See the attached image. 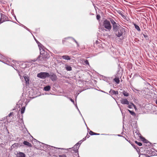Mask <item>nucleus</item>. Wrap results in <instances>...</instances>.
<instances>
[{"instance_id": "72a5a7b5", "label": "nucleus", "mask_w": 157, "mask_h": 157, "mask_svg": "<svg viewBox=\"0 0 157 157\" xmlns=\"http://www.w3.org/2000/svg\"><path fill=\"white\" fill-rule=\"evenodd\" d=\"M59 157H67L66 155H59Z\"/></svg>"}, {"instance_id": "4468645a", "label": "nucleus", "mask_w": 157, "mask_h": 157, "mask_svg": "<svg viewBox=\"0 0 157 157\" xmlns=\"http://www.w3.org/2000/svg\"><path fill=\"white\" fill-rule=\"evenodd\" d=\"M24 78L26 82V84H29V79L28 76H24Z\"/></svg>"}, {"instance_id": "2eb2a0df", "label": "nucleus", "mask_w": 157, "mask_h": 157, "mask_svg": "<svg viewBox=\"0 0 157 157\" xmlns=\"http://www.w3.org/2000/svg\"><path fill=\"white\" fill-rule=\"evenodd\" d=\"M65 66V69L67 71H71L72 70V67L67 65H66Z\"/></svg>"}, {"instance_id": "412c9836", "label": "nucleus", "mask_w": 157, "mask_h": 157, "mask_svg": "<svg viewBox=\"0 0 157 157\" xmlns=\"http://www.w3.org/2000/svg\"><path fill=\"white\" fill-rule=\"evenodd\" d=\"M122 93L124 95V96L128 97L129 96V94L127 92L125 91V90H124L123 92Z\"/></svg>"}, {"instance_id": "0eeeda50", "label": "nucleus", "mask_w": 157, "mask_h": 157, "mask_svg": "<svg viewBox=\"0 0 157 157\" xmlns=\"http://www.w3.org/2000/svg\"><path fill=\"white\" fill-rule=\"evenodd\" d=\"M1 17L0 19V24L3 22L7 21L8 19L7 16L2 13H1Z\"/></svg>"}, {"instance_id": "5701e85b", "label": "nucleus", "mask_w": 157, "mask_h": 157, "mask_svg": "<svg viewBox=\"0 0 157 157\" xmlns=\"http://www.w3.org/2000/svg\"><path fill=\"white\" fill-rule=\"evenodd\" d=\"M132 106L134 107L135 108L136 107V106L133 103H131L129 105L128 107L129 108L131 109L132 108Z\"/></svg>"}, {"instance_id": "2f4dec72", "label": "nucleus", "mask_w": 157, "mask_h": 157, "mask_svg": "<svg viewBox=\"0 0 157 157\" xmlns=\"http://www.w3.org/2000/svg\"><path fill=\"white\" fill-rule=\"evenodd\" d=\"M90 137V136L88 135H87L85 137V138H83V140H85L86 139V138H88L89 137Z\"/></svg>"}, {"instance_id": "4c0bfd02", "label": "nucleus", "mask_w": 157, "mask_h": 157, "mask_svg": "<svg viewBox=\"0 0 157 157\" xmlns=\"http://www.w3.org/2000/svg\"><path fill=\"white\" fill-rule=\"evenodd\" d=\"M99 135V134L94 132V135Z\"/></svg>"}, {"instance_id": "f257e3e1", "label": "nucleus", "mask_w": 157, "mask_h": 157, "mask_svg": "<svg viewBox=\"0 0 157 157\" xmlns=\"http://www.w3.org/2000/svg\"><path fill=\"white\" fill-rule=\"evenodd\" d=\"M37 44H38V46L39 47V48L40 51V55L39 56L37 57V59L39 62L41 63L46 60L47 57L44 55V54L42 53L43 51H44L43 49V46L37 40L35 39Z\"/></svg>"}, {"instance_id": "473e14b6", "label": "nucleus", "mask_w": 157, "mask_h": 157, "mask_svg": "<svg viewBox=\"0 0 157 157\" xmlns=\"http://www.w3.org/2000/svg\"><path fill=\"white\" fill-rule=\"evenodd\" d=\"M79 143H77V144H76V145L74 146V147H76V148H77V146L78 145H79Z\"/></svg>"}, {"instance_id": "20e7f679", "label": "nucleus", "mask_w": 157, "mask_h": 157, "mask_svg": "<svg viewBox=\"0 0 157 157\" xmlns=\"http://www.w3.org/2000/svg\"><path fill=\"white\" fill-rule=\"evenodd\" d=\"M109 20L112 25L113 31L118 29L120 27V28L122 27L118 24L116 23L113 19L109 18Z\"/></svg>"}, {"instance_id": "dca6fc26", "label": "nucleus", "mask_w": 157, "mask_h": 157, "mask_svg": "<svg viewBox=\"0 0 157 157\" xmlns=\"http://www.w3.org/2000/svg\"><path fill=\"white\" fill-rule=\"evenodd\" d=\"M17 157H25V155L23 153L20 152L17 155Z\"/></svg>"}, {"instance_id": "9b49d317", "label": "nucleus", "mask_w": 157, "mask_h": 157, "mask_svg": "<svg viewBox=\"0 0 157 157\" xmlns=\"http://www.w3.org/2000/svg\"><path fill=\"white\" fill-rule=\"evenodd\" d=\"M61 58L64 59L70 60L71 59V57L67 55H63L61 56Z\"/></svg>"}, {"instance_id": "39448f33", "label": "nucleus", "mask_w": 157, "mask_h": 157, "mask_svg": "<svg viewBox=\"0 0 157 157\" xmlns=\"http://www.w3.org/2000/svg\"><path fill=\"white\" fill-rule=\"evenodd\" d=\"M50 75L48 73L45 72H41L37 75V76L42 79H45L46 78L49 77Z\"/></svg>"}, {"instance_id": "393cba45", "label": "nucleus", "mask_w": 157, "mask_h": 157, "mask_svg": "<svg viewBox=\"0 0 157 157\" xmlns=\"http://www.w3.org/2000/svg\"><path fill=\"white\" fill-rule=\"evenodd\" d=\"M129 112L130 113L132 116H135L136 114L135 113L131 111L129 109L128 110Z\"/></svg>"}, {"instance_id": "6e6552de", "label": "nucleus", "mask_w": 157, "mask_h": 157, "mask_svg": "<svg viewBox=\"0 0 157 157\" xmlns=\"http://www.w3.org/2000/svg\"><path fill=\"white\" fill-rule=\"evenodd\" d=\"M49 77H50V78L52 81H56L57 79L56 75L53 73H51Z\"/></svg>"}, {"instance_id": "a878e982", "label": "nucleus", "mask_w": 157, "mask_h": 157, "mask_svg": "<svg viewBox=\"0 0 157 157\" xmlns=\"http://www.w3.org/2000/svg\"><path fill=\"white\" fill-rule=\"evenodd\" d=\"M135 143L137 145H138L139 146H142V144L140 142H138L137 141H135Z\"/></svg>"}, {"instance_id": "b1692460", "label": "nucleus", "mask_w": 157, "mask_h": 157, "mask_svg": "<svg viewBox=\"0 0 157 157\" xmlns=\"http://www.w3.org/2000/svg\"><path fill=\"white\" fill-rule=\"evenodd\" d=\"M25 109V107H23L21 109V114H23L24 113Z\"/></svg>"}, {"instance_id": "bb28decb", "label": "nucleus", "mask_w": 157, "mask_h": 157, "mask_svg": "<svg viewBox=\"0 0 157 157\" xmlns=\"http://www.w3.org/2000/svg\"><path fill=\"white\" fill-rule=\"evenodd\" d=\"M101 18V17L100 15L99 14H97L96 16V18L98 20H99Z\"/></svg>"}, {"instance_id": "ea45409f", "label": "nucleus", "mask_w": 157, "mask_h": 157, "mask_svg": "<svg viewBox=\"0 0 157 157\" xmlns=\"http://www.w3.org/2000/svg\"><path fill=\"white\" fill-rule=\"evenodd\" d=\"M64 41H65L64 40H63V43H64Z\"/></svg>"}, {"instance_id": "58836bf2", "label": "nucleus", "mask_w": 157, "mask_h": 157, "mask_svg": "<svg viewBox=\"0 0 157 157\" xmlns=\"http://www.w3.org/2000/svg\"><path fill=\"white\" fill-rule=\"evenodd\" d=\"M155 103L156 104H157V100H156Z\"/></svg>"}, {"instance_id": "1a4fd4ad", "label": "nucleus", "mask_w": 157, "mask_h": 157, "mask_svg": "<svg viewBox=\"0 0 157 157\" xmlns=\"http://www.w3.org/2000/svg\"><path fill=\"white\" fill-rule=\"evenodd\" d=\"M121 103L124 105H129V102L127 99L125 98L122 99L120 100Z\"/></svg>"}, {"instance_id": "f03ea898", "label": "nucleus", "mask_w": 157, "mask_h": 157, "mask_svg": "<svg viewBox=\"0 0 157 157\" xmlns=\"http://www.w3.org/2000/svg\"><path fill=\"white\" fill-rule=\"evenodd\" d=\"M116 36L119 37L124 34L126 32L125 29L121 27L114 31Z\"/></svg>"}, {"instance_id": "423d86ee", "label": "nucleus", "mask_w": 157, "mask_h": 157, "mask_svg": "<svg viewBox=\"0 0 157 157\" xmlns=\"http://www.w3.org/2000/svg\"><path fill=\"white\" fill-rule=\"evenodd\" d=\"M46 147L47 148L48 150L52 151L49 152L50 155H52V154L51 153V152H52L53 153H55V151H56V149L57 148L55 147H54L48 145H47Z\"/></svg>"}, {"instance_id": "e433bc0d", "label": "nucleus", "mask_w": 157, "mask_h": 157, "mask_svg": "<svg viewBox=\"0 0 157 157\" xmlns=\"http://www.w3.org/2000/svg\"><path fill=\"white\" fill-rule=\"evenodd\" d=\"M143 35L145 38H146L148 37V36L147 35H145V34H143Z\"/></svg>"}, {"instance_id": "f3484780", "label": "nucleus", "mask_w": 157, "mask_h": 157, "mask_svg": "<svg viewBox=\"0 0 157 157\" xmlns=\"http://www.w3.org/2000/svg\"><path fill=\"white\" fill-rule=\"evenodd\" d=\"M51 89V87L49 86H45L44 88V90L46 91H49Z\"/></svg>"}, {"instance_id": "f704fd0d", "label": "nucleus", "mask_w": 157, "mask_h": 157, "mask_svg": "<svg viewBox=\"0 0 157 157\" xmlns=\"http://www.w3.org/2000/svg\"><path fill=\"white\" fill-rule=\"evenodd\" d=\"M13 115V113H10L7 116V117H10V116H12Z\"/></svg>"}, {"instance_id": "c85d7f7f", "label": "nucleus", "mask_w": 157, "mask_h": 157, "mask_svg": "<svg viewBox=\"0 0 157 157\" xmlns=\"http://www.w3.org/2000/svg\"><path fill=\"white\" fill-rule=\"evenodd\" d=\"M142 140L144 143H147V141L144 138L142 139Z\"/></svg>"}, {"instance_id": "f8f14e48", "label": "nucleus", "mask_w": 157, "mask_h": 157, "mask_svg": "<svg viewBox=\"0 0 157 157\" xmlns=\"http://www.w3.org/2000/svg\"><path fill=\"white\" fill-rule=\"evenodd\" d=\"M23 144L24 145H26L29 147H32V145L31 143L26 141H24Z\"/></svg>"}, {"instance_id": "9d476101", "label": "nucleus", "mask_w": 157, "mask_h": 157, "mask_svg": "<svg viewBox=\"0 0 157 157\" xmlns=\"http://www.w3.org/2000/svg\"><path fill=\"white\" fill-rule=\"evenodd\" d=\"M109 93L112 95H117L118 94V91H115L113 90H111Z\"/></svg>"}, {"instance_id": "4be33fe9", "label": "nucleus", "mask_w": 157, "mask_h": 157, "mask_svg": "<svg viewBox=\"0 0 157 157\" xmlns=\"http://www.w3.org/2000/svg\"><path fill=\"white\" fill-rule=\"evenodd\" d=\"M36 61H38V60L37 59V58L36 59H35L33 60H32L29 61V63H30L31 64L33 63V62H36Z\"/></svg>"}, {"instance_id": "aec40b11", "label": "nucleus", "mask_w": 157, "mask_h": 157, "mask_svg": "<svg viewBox=\"0 0 157 157\" xmlns=\"http://www.w3.org/2000/svg\"><path fill=\"white\" fill-rule=\"evenodd\" d=\"M114 80L117 84H118L120 82V80L119 78H116L114 79Z\"/></svg>"}, {"instance_id": "c9c22d12", "label": "nucleus", "mask_w": 157, "mask_h": 157, "mask_svg": "<svg viewBox=\"0 0 157 157\" xmlns=\"http://www.w3.org/2000/svg\"><path fill=\"white\" fill-rule=\"evenodd\" d=\"M69 99L72 102H73V103H74V101L71 98H69Z\"/></svg>"}, {"instance_id": "7ed1b4c3", "label": "nucleus", "mask_w": 157, "mask_h": 157, "mask_svg": "<svg viewBox=\"0 0 157 157\" xmlns=\"http://www.w3.org/2000/svg\"><path fill=\"white\" fill-rule=\"evenodd\" d=\"M110 21L105 20L103 22V26L107 31H110L112 28V26L110 23Z\"/></svg>"}, {"instance_id": "cd10ccee", "label": "nucleus", "mask_w": 157, "mask_h": 157, "mask_svg": "<svg viewBox=\"0 0 157 157\" xmlns=\"http://www.w3.org/2000/svg\"><path fill=\"white\" fill-rule=\"evenodd\" d=\"M19 122L21 124L23 123V121L22 119H19L18 120Z\"/></svg>"}, {"instance_id": "7c9ffc66", "label": "nucleus", "mask_w": 157, "mask_h": 157, "mask_svg": "<svg viewBox=\"0 0 157 157\" xmlns=\"http://www.w3.org/2000/svg\"><path fill=\"white\" fill-rule=\"evenodd\" d=\"M84 63H85L86 64L89 65V62L87 60H85L84 61Z\"/></svg>"}, {"instance_id": "6ab92c4d", "label": "nucleus", "mask_w": 157, "mask_h": 157, "mask_svg": "<svg viewBox=\"0 0 157 157\" xmlns=\"http://www.w3.org/2000/svg\"><path fill=\"white\" fill-rule=\"evenodd\" d=\"M69 38H71L72 40H73L77 44L78 46V43L77 42L74 38H73L72 37H67V38H65L64 39H68Z\"/></svg>"}, {"instance_id": "ddd939ff", "label": "nucleus", "mask_w": 157, "mask_h": 157, "mask_svg": "<svg viewBox=\"0 0 157 157\" xmlns=\"http://www.w3.org/2000/svg\"><path fill=\"white\" fill-rule=\"evenodd\" d=\"M19 146V144L18 143H15L13 144L11 147V149H13L14 148H17Z\"/></svg>"}, {"instance_id": "a211bd4d", "label": "nucleus", "mask_w": 157, "mask_h": 157, "mask_svg": "<svg viewBox=\"0 0 157 157\" xmlns=\"http://www.w3.org/2000/svg\"><path fill=\"white\" fill-rule=\"evenodd\" d=\"M134 25L135 28L137 29V30L138 31H140V29L139 27L136 25L135 24H134Z\"/></svg>"}, {"instance_id": "c756f323", "label": "nucleus", "mask_w": 157, "mask_h": 157, "mask_svg": "<svg viewBox=\"0 0 157 157\" xmlns=\"http://www.w3.org/2000/svg\"><path fill=\"white\" fill-rule=\"evenodd\" d=\"M89 134L91 135H94V132L91 131H90L89 132Z\"/></svg>"}]
</instances>
